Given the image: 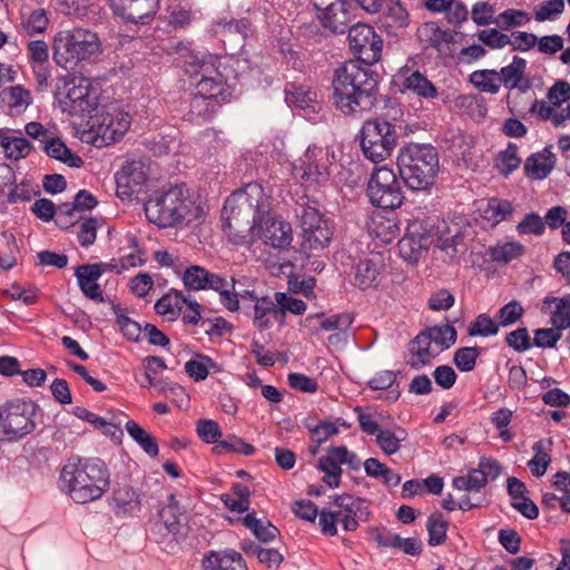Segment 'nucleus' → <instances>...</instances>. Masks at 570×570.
I'll list each match as a JSON object with an SVG mask.
<instances>
[{"mask_svg": "<svg viewBox=\"0 0 570 570\" xmlns=\"http://www.w3.org/2000/svg\"><path fill=\"white\" fill-rule=\"evenodd\" d=\"M546 230L544 220L537 213H529L517 225V232L520 235H535L541 236Z\"/></svg>", "mask_w": 570, "mask_h": 570, "instance_id": "680f3d73", "label": "nucleus"}, {"mask_svg": "<svg viewBox=\"0 0 570 570\" xmlns=\"http://www.w3.org/2000/svg\"><path fill=\"white\" fill-rule=\"evenodd\" d=\"M353 316L348 313L332 315L320 322V328L327 332H347L353 323Z\"/></svg>", "mask_w": 570, "mask_h": 570, "instance_id": "338daca9", "label": "nucleus"}, {"mask_svg": "<svg viewBox=\"0 0 570 570\" xmlns=\"http://www.w3.org/2000/svg\"><path fill=\"white\" fill-rule=\"evenodd\" d=\"M428 341L440 347V351L450 348L456 341V331L452 325L433 326L423 332Z\"/></svg>", "mask_w": 570, "mask_h": 570, "instance_id": "ea45409f", "label": "nucleus"}, {"mask_svg": "<svg viewBox=\"0 0 570 570\" xmlns=\"http://www.w3.org/2000/svg\"><path fill=\"white\" fill-rule=\"evenodd\" d=\"M352 6L346 0H337L325 12L318 14L322 24L335 33H344L353 21Z\"/></svg>", "mask_w": 570, "mask_h": 570, "instance_id": "6ab92c4d", "label": "nucleus"}, {"mask_svg": "<svg viewBox=\"0 0 570 570\" xmlns=\"http://www.w3.org/2000/svg\"><path fill=\"white\" fill-rule=\"evenodd\" d=\"M439 352L432 348L426 335L419 333L407 346V364L413 370H421L429 365Z\"/></svg>", "mask_w": 570, "mask_h": 570, "instance_id": "412c9836", "label": "nucleus"}, {"mask_svg": "<svg viewBox=\"0 0 570 570\" xmlns=\"http://www.w3.org/2000/svg\"><path fill=\"white\" fill-rule=\"evenodd\" d=\"M322 149L308 147L304 156L293 166V175L306 189L323 185L328 179L327 168L318 163Z\"/></svg>", "mask_w": 570, "mask_h": 570, "instance_id": "4468645a", "label": "nucleus"}, {"mask_svg": "<svg viewBox=\"0 0 570 570\" xmlns=\"http://www.w3.org/2000/svg\"><path fill=\"white\" fill-rule=\"evenodd\" d=\"M59 480L61 490L79 504L101 498L109 488V472L100 459H68Z\"/></svg>", "mask_w": 570, "mask_h": 570, "instance_id": "7ed1b4c3", "label": "nucleus"}, {"mask_svg": "<svg viewBox=\"0 0 570 570\" xmlns=\"http://www.w3.org/2000/svg\"><path fill=\"white\" fill-rule=\"evenodd\" d=\"M383 264L372 258L361 259L355 265L354 284L361 289L375 287L380 284Z\"/></svg>", "mask_w": 570, "mask_h": 570, "instance_id": "bb28decb", "label": "nucleus"}, {"mask_svg": "<svg viewBox=\"0 0 570 570\" xmlns=\"http://www.w3.org/2000/svg\"><path fill=\"white\" fill-rule=\"evenodd\" d=\"M399 174L412 190H425L434 184L439 154L430 144H409L397 157Z\"/></svg>", "mask_w": 570, "mask_h": 570, "instance_id": "20e7f679", "label": "nucleus"}, {"mask_svg": "<svg viewBox=\"0 0 570 570\" xmlns=\"http://www.w3.org/2000/svg\"><path fill=\"white\" fill-rule=\"evenodd\" d=\"M531 20L528 12L519 9H507L497 16V26L501 30L525 26Z\"/></svg>", "mask_w": 570, "mask_h": 570, "instance_id": "a18cd8bd", "label": "nucleus"}, {"mask_svg": "<svg viewBox=\"0 0 570 570\" xmlns=\"http://www.w3.org/2000/svg\"><path fill=\"white\" fill-rule=\"evenodd\" d=\"M185 296L181 291L171 288L155 303V312L169 321L176 320L186 303Z\"/></svg>", "mask_w": 570, "mask_h": 570, "instance_id": "c756f323", "label": "nucleus"}, {"mask_svg": "<svg viewBox=\"0 0 570 570\" xmlns=\"http://www.w3.org/2000/svg\"><path fill=\"white\" fill-rule=\"evenodd\" d=\"M471 19L478 27L497 23L494 6L488 1H478L472 6Z\"/></svg>", "mask_w": 570, "mask_h": 570, "instance_id": "603ef678", "label": "nucleus"}, {"mask_svg": "<svg viewBox=\"0 0 570 570\" xmlns=\"http://www.w3.org/2000/svg\"><path fill=\"white\" fill-rule=\"evenodd\" d=\"M432 230L433 225L424 219L411 220L397 244L401 257L409 263H416L431 244Z\"/></svg>", "mask_w": 570, "mask_h": 570, "instance_id": "ddd939ff", "label": "nucleus"}, {"mask_svg": "<svg viewBox=\"0 0 570 570\" xmlns=\"http://www.w3.org/2000/svg\"><path fill=\"white\" fill-rule=\"evenodd\" d=\"M116 193L121 200L139 202L142 191V160L127 161L116 173Z\"/></svg>", "mask_w": 570, "mask_h": 570, "instance_id": "2eb2a0df", "label": "nucleus"}, {"mask_svg": "<svg viewBox=\"0 0 570 570\" xmlns=\"http://www.w3.org/2000/svg\"><path fill=\"white\" fill-rule=\"evenodd\" d=\"M65 92H61V87L58 86L57 98L59 106L63 112L70 116H83L90 114L96 108V102L90 98V90L87 79H80L76 83L75 79L63 80Z\"/></svg>", "mask_w": 570, "mask_h": 570, "instance_id": "f8f14e48", "label": "nucleus"}, {"mask_svg": "<svg viewBox=\"0 0 570 570\" xmlns=\"http://www.w3.org/2000/svg\"><path fill=\"white\" fill-rule=\"evenodd\" d=\"M243 524L262 542H269L279 533L269 521L257 519L255 512L246 514L243 518Z\"/></svg>", "mask_w": 570, "mask_h": 570, "instance_id": "f704fd0d", "label": "nucleus"}, {"mask_svg": "<svg viewBox=\"0 0 570 570\" xmlns=\"http://www.w3.org/2000/svg\"><path fill=\"white\" fill-rule=\"evenodd\" d=\"M517 150L518 148L514 144H509L507 149L501 151L499 156L498 168L504 176L510 175L521 164V159L518 157Z\"/></svg>", "mask_w": 570, "mask_h": 570, "instance_id": "0e129e2a", "label": "nucleus"}, {"mask_svg": "<svg viewBox=\"0 0 570 570\" xmlns=\"http://www.w3.org/2000/svg\"><path fill=\"white\" fill-rule=\"evenodd\" d=\"M112 311L116 315L117 324L124 337L128 341L138 342L142 332L139 322L131 320L128 316V309L122 308L120 305H114Z\"/></svg>", "mask_w": 570, "mask_h": 570, "instance_id": "58836bf2", "label": "nucleus"}, {"mask_svg": "<svg viewBox=\"0 0 570 570\" xmlns=\"http://www.w3.org/2000/svg\"><path fill=\"white\" fill-rule=\"evenodd\" d=\"M209 366H215L213 360L208 356L198 355V358L186 362L185 371L194 381L198 382L208 376Z\"/></svg>", "mask_w": 570, "mask_h": 570, "instance_id": "5fc2aeb1", "label": "nucleus"}, {"mask_svg": "<svg viewBox=\"0 0 570 570\" xmlns=\"http://www.w3.org/2000/svg\"><path fill=\"white\" fill-rule=\"evenodd\" d=\"M275 302L277 303L278 320L282 322L285 313L291 312L295 315H302L306 311L307 306L303 299L288 296L285 293H276Z\"/></svg>", "mask_w": 570, "mask_h": 570, "instance_id": "de8ad7c7", "label": "nucleus"}, {"mask_svg": "<svg viewBox=\"0 0 570 570\" xmlns=\"http://www.w3.org/2000/svg\"><path fill=\"white\" fill-rule=\"evenodd\" d=\"M0 102L11 116H19L31 105L32 98L28 89L20 85L10 86L0 92Z\"/></svg>", "mask_w": 570, "mask_h": 570, "instance_id": "393cba45", "label": "nucleus"}, {"mask_svg": "<svg viewBox=\"0 0 570 570\" xmlns=\"http://www.w3.org/2000/svg\"><path fill=\"white\" fill-rule=\"evenodd\" d=\"M476 37L490 49H502L511 42V38L497 28L482 29Z\"/></svg>", "mask_w": 570, "mask_h": 570, "instance_id": "4d7b16f0", "label": "nucleus"}, {"mask_svg": "<svg viewBox=\"0 0 570 570\" xmlns=\"http://www.w3.org/2000/svg\"><path fill=\"white\" fill-rule=\"evenodd\" d=\"M470 81L483 92L494 95L500 89L499 73L495 70L483 69L473 71L470 76Z\"/></svg>", "mask_w": 570, "mask_h": 570, "instance_id": "79ce46f5", "label": "nucleus"}, {"mask_svg": "<svg viewBox=\"0 0 570 570\" xmlns=\"http://www.w3.org/2000/svg\"><path fill=\"white\" fill-rule=\"evenodd\" d=\"M553 167L554 156L548 150L531 155L524 164L527 175L533 179L546 178Z\"/></svg>", "mask_w": 570, "mask_h": 570, "instance_id": "473e14b6", "label": "nucleus"}, {"mask_svg": "<svg viewBox=\"0 0 570 570\" xmlns=\"http://www.w3.org/2000/svg\"><path fill=\"white\" fill-rule=\"evenodd\" d=\"M550 323L561 334L563 330L570 327V295L560 297L558 305L551 314Z\"/></svg>", "mask_w": 570, "mask_h": 570, "instance_id": "8fccbe9b", "label": "nucleus"}, {"mask_svg": "<svg viewBox=\"0 0 570 570\" xmlns=\"http://www.w3.org/2000/svg\"><path fill=\"white\" fill-rule=\"evenodd\" d=\"M480 218L490 227H494L505 220L514 210L513 205L507 200L492 197L482 202L478 207Z\"/></svg>", "mask_w": 570, "mask_h": 570, "instance_id": "b1692460", "label": "nucleus"}, {"mask_svg": "<svg viewBox=\"0 0 570 570\" xmlns=\"http://www.w3.org/2000/svg\"><path fill=\"white\" fill-rule=\"evenodd\" d=\"M416 38L423 48H434L441 50L444 45L449 43L452 36L448 30H443L436 22H424L416 29Z\"/></svg>", "mask_w": 570, "mask_h": 570, "instance_id": "cd10ccee", "label": "nucleus"}, {"mask_svg": "<svg viewBox=\"0 0 570 570\" xmlns=\"http://www.w3.org/2000/svg\"><path fill=\"white\" fill-rule=\"evenodd\" d=\"M564 10V1L563 0H548L541 2L537 6L534 10V19L538 22H543L547 20H554L559 17Z\"/></svg>", "mask_w": 570, "mask_h": 570, "instance_id": "bf43d9fd", "label": "nucleus"}, {"mask_svg": "<svg viewBox=\"0 0 570 570\" xmlns=\"http://www.w3.org/2000/svg\"><path fill=\"white\" fill-rule=\"evenodd\" d=\"M48 26V18L45 10H33L26 19L21 22V30L28 37H33L38 33L46 31Z\"/></svg>", "mask_w": 570, "mask_h": 570, "instance_id": "3c124183", "label": "nucleus"}, {"mask_svg": "<svg viewBox=\"0 0 570 570\" xmlns=\"http://www.w3.org/2000/svg\"><path fill=\"white\" fill-rule=\"evenodd\" d=\"M366 195L370 203L383 209L399 208L404 194L396 173L387 167H375L367 183Z\"/></svg>", "mask_w": 570, "mask_h": 570, "instance_id": "9d476101", "label": "nucleus"}, {"mask_svg": "<svg viewBox=\"0 0 570 570\" xmlns=\"http://www.w3.org/2000/svg\"><path fill=\"white\" fill-rule=\"evenodd\" d=\"M406 436L407 433L402 428L395 430L382 429L376 435V443L386 455H392L401 449V443Z\"/></svg>", "mask_w": 570, "mask_h": 570, "instance_id": "4c0bfd02", "label": "nucleus"}, {"mask_svg": "<svg viewBox=\"0 0 570 570\" xmlns=\"http://www.w3.org/2000/svg\"><path fill=\"white\" fill-rule=\"evenodd\" d=\"M297 203L296 215L299 218L302 246L305 249H323L332 237L333 229L330 222L320 212L318 203L307 196Z\"/></svg>", "mask_w": 570, "mask_h": 570, "instance_id": "6e6552de", "label": "nucleus"}, {"mask_svg": "<svg viewBox=\"0 0 570 570\" xmlns=\"http://www.w3.org/2000/svg\"><path fill=\"white\" fill-rule=\"evenodd\" d=\"M126 240L128 248H131L135 252L128 253L120 258L119 264L121 271L142 264L141 252L139 249V238L136 235L128 233L126 235Z\"/></svg>", "mask_w": 570, "mask_h": 570, "instance_id": "e2e57ef3", "label": "nucleus"}, {"mask_svg": "<svg viewBox=\"0 0 570 570\" xmlns=\"http://www.w3.org/2000/svg\"><path fill=\"white\" fill-rule=\"evenodd\" d=\"M100 51L96 33L85 29L60 32L53 41V60L65 69L69 65L90 59Z\"/></svg>", "mask_w": 570, "mask_h": 570, "instance_id": "423d86ee", "label": "nucleus"}, {"mask_svg": "<svg viewBox=\"0 0 570 570\" xmlns=\"http://www.w3.org/2000/svg\"><path fill=\"white\" fill-rule=\"evenodd\" d=\"M551 445H552L551 439L540 440L533 444L532 449L534 451V455L529 461L528 464L531 470V473L534 476H542L546 473V471L551 462V458L549 454Z\"/></svg>", "mask_w": 570, "mask_h": 570, "instance_id": "c9c22d12", "label": "nucleus"}, {"mask_svg": "<svg viewBox=\"0 0 570 570\" xmlns=\"http://www.w3.org/2000/svg\"><path fill=\"white\" fill-rule=\"evenodd\" d=\"M43 151L50 158L59 160L72 168H80L83 165V160L71 151L59 137L46 141Z\"/></svg>", "mask_w": 570, "mask_h": 570, "instance_id": "2f4dec72", "label": "nucleus"}, {"mask_svg": "<svg viewBox=\"0 0 570 570\" xmlns=\"http://www.w3.org/2000/svg\"><path fill=\"white\" fill-rule=\"evenodd\" d=\"M249 489L242 484L235 483L229 493L222 494L220 499L224 505L232 512L243 513L249 510Z\"/></svg>", "mask_w": 570, "mask_h": 570, "instance_id": "72a5a7b5", "label": "nucleus"}, {"mask_svg": "<svg viewBox=\"0 0 570 570\" xmlns=\"http://www.w3.org/2000/svg\"><path fill=\"white\" fill-rule=\"evenodd\" d=\"M507 344L514 351L521 353L530 350L532 341L525 327H519L505 336Z\"/></svg>", "mask_w": 570, "mask_h": 570, "instance_id": "774afa93", "label": "nucleus"}, {"mask_svg": "<svg viewBox=\"0 0 570 570\" xmlns=\"http://www.w3.org/2000/svg\"><path fill=\"white\" fill-rule=\"evenodd\" d=\"M397 142L395 125L376 117L366 120L361 129V148L368 160L379 164L387 159Z\"/></svg>", "mask_w": 570, "mask_h": 570, "instance_id": "1a4fd4ad", "label": "nucleus"}, {"mask_svg": "<svg viewBox=\"0 0 570 570\" xmlns=\"http://www.w3.org/2000/svg\"><path fill=\"white\" fill-rule=\"evenodd\" d=\"M379 12H382L383 26L390 31L406 28L410 23V14L401 0H382L379 2Z\"/></svg>", "mask_w": 570, "mask_h": 570, "instance_id": "4be33fe9", "label": "nucleus"}, {"mask_svg": "<svg viewBox=\"0 0 570 570\" xmlns=\"http://www.w3.org/2000/svg\"><path fill=\"white\" fill-rule=\"evenodd\" d=\"M9 128L0 129V145L6 157L12 160L26 158L30 154L32 145L23 137L9 136Z\"/></svg>", "mask_w": 570, "mask_h": 570, "instance_id": "c85d7f7f", "label": "nucleus"}, {"mask_svg": "<svg viewBox=\"0 0 570 570\" xmlns=\"http://www.w3.org/2000/svg\"><path fill=\"white\" fill-rule=\"evenodd\" d=\"M195 95L222 105L230 99L232 91L224 76H218L208 79H198Z\"/></svg>", "mask_w": 570, "mask_h": 570, "instance_id": "a878e982", "label": "nucleus"}, {"mask_svg": "<svg viewBox=\"0 0 570 570\" xmlns=\"http://www.w3.org/2000/svg\"><path fill=\"white\" fill-rule=\"evenodd\" d=\"M525 60L521 57L514 56L512 63L501 68L500 82L502 81L508 89H514L520 86L525 70Z\"/></svg>", "mask_w": 570, "mask_h": 570, "instance_id": "a19ab883", "label": "nucleus"}, {"mask_svg": "<svg viewBox=\"0 0 570 570\" xmlns=\"http://www.w3.org/2000/svg\"><path fill=\"white\" fill-rule=\"evenodd\" d=\"M39 406L32 401L13 400L0 406V441L18 442L36 428Z\"/></svg>", "mask_w": 570, "mask_h": 570, "instance_id": "0eeeda50", "label": "nucleus"}, {"mask_svg": "<svg viewBox=\"0 0 570 570\" xmlns=\"http://www.w3.org/2000/svg\"><path fill=\"white\" fill-rule=\"evenodd\" d=\"M523 313L522 305L518 301H511L498 311L495 318L500 326L507 327L515 324Z\"/></svg>", "mask_w": 570, "mask_h": 570, "instance_id": "6e6d98bb", "label": "nucleus"}, {"mask_svg": "<svg viewBox=\"0 0 570 570\" xmlns=\"http://www.w3.org/2000/svg\"><path fill=\"white\" fill-rule=\"evenodd\" d=\"M202 291H214L219 294L220 303L230 312H235L239 307L237 294L234 289V279L226 278L222 274L213 273L205 268L203 275Z\"/></svg>", "mask_w": 570, "mask_h": 570, "instance_id": "a211bd4d", "label": "nucleus"}, {"mask_svg": "<svg viewBox=\"0 0 570 570\" xmlns=\"http://www.w3.org/2000/svg\"><path fill=\"white\" fill-rule=\"evenodd\" d=\"M351 50L356 55L354 61L371 66L382 56L383 40L374 28L365 23H356L348 29Z\"/></svg>", "mask_w": 570, "mask_h": 570, "instance_id": "9b49d317", "label": "nucleus"}, {"mask_svg": "<svg viewBox=\"0 0 570 570\" xmlns=\"http://www.w3.org/2000/svg\"><path fill=\"white\" fill-rule=\"evenodd\" d=\"M104 274V265H81L76 269V276L83 295L96 302H104V296L97 281Z\"/></svg>", "mask_w": 570, "mask_h": 570, "instance_id": "aec40b11", "label": "nucleus"}, {"mask_svg": "<svg viewBox=\"0 0 570 570\" xmlns=\"http://www.w3.org/2000/svg\"><path fill=\"white\" fill-rule=\"evenodd\" d=\"M379 73L360 61H345L334 70L333 104L345 116L360 117L376 104Z\"/></svg>", "mask_w": 570, "mask_h": 570, "instance_id": "f03ea898", "label": "nucleus"}, {"mask_svg": "<svg viewBox=\"0 0 570 570\" xmlns=\"http://www.w3.org/2000/svg\"><path fill=\"white\" fill-rule=\"evenodd\" d=\"M524 252V246L519 242H508L490 248V256L495 262L509 263L520 257Z\"/></svg>", "mask_w": 570, "mask_h": 570, "instance_id": "09e8293b", "label": "nucleus"}, {"mask_svg": "<svg viewBox=\"0 0 570 570\" xmlns=\"http://www.w3.org/2000/svg\"><path fill=\"white\" fill-rule=\"evenodd\" d=\"M429 532V544L432 547L442 544L446 539L448 522L442 513H432L426 521Z\"/></svg>", "mask_w": 570, "mask_h": 570, "instance_id": "c03bdc74", "label": "nucleus"}, {"mask_svg": "<svg viewBox=\"0 0 570 570\" xmlns=\"http://www.w3.org/2000/svg\"><path fill=\"white\" fill-rule=\"evenodd\" d=\"M268 213L269 202L263 187L257 183L247 184L225 200L223 230L237 245L247 244L252 234L273 248H286L293 240L292 226Z\"/></svg>", "mask_w": 570, "mask_h": 570, "instance_id": "f257e3e1", "label": "nucleus"}, {"mask_svg": "<svg viewBox=\"0 0 570 570\" xmlns=\"http://www.w3.org/2000/svg\"><path fill=\"white\" fill-rule=\"evenodd\" d=\"M145 217L159 228L177 227L191 220L193 203L183 187L173 186L149 195L145 203Z\"/></svg>", "mask_w": 570, "mask_h": 570, "instance_id": "39448f33", "label": "nucleus"}, {"mask_svg": "<svg viewBox=\"0 0 570 570\" xmlns=\"http://www.w3.org/2000/svg\"><path fill=\"white\" fill-rule=\"evenodd\" d=\"M364 500L351 494H341L333 498L334 510H331L336 523H341L345 531H355L358 528V519L367 514Z\"/></svg>", "mask_w": 570, "mask_h": 570, "instance_id": "dca6fc26", "label": "nucleus"}, {"mask_svg": "<svg viewBox=\"0 0 570 570\" xmlns=\"http://www.w3.org/2000/svg\"><path fill=\"white\" fill-rule=\"evenodd\" d=\"M101 227V223L96 217H89L83 219L79 225L77 232V239L82 247L91 246L97 237V230Z\"/></svg>", "mask_w": 570, "mask_h": 570, "instance_id": "13d9d810", "label": "nucleus"}, {"mask_svg": "<svg viewBox=\"0 0 570 570\" xmlns=\"http://www.w3.org/2000/svg\"><path fill=\"white\" fill-rule=\"evenodd\" d=\"M402 87L404 91H410L424 99H434L439 94L436 87L420 71H413L405 76Z\"/></svg>", "mask_w": 570, "mask_h": 570, "instance_id": "7c9ffc66", "label": "nucleus"}, {"mask_svg": "<svg viewBox=\"0 0 570 570\" xmlns=\"http://www.w3.org/2000/svg\"><path fill=\"white\" fill-rule=\"evenodd\" d=\"M453 487L460 491L479 492L487 485L485 476L478 469H471L465 476H455L452 481Z\"/></svg>", "mask_w": 570, "mask_h": 570, "instance_id": "864d4df0", "label": "nucleus"}, {"mask_svg": "<svg viewBox=\"0 0 570 570\" xmlns=\"http://www.w3.org/2000/svg\"><path fill=\"white\" fill-rule=\"evenodd\" d=\"M204 271L205 267L199 265H190L186 267L180 275L185 288L195 292L202 291Z\"/></svg>", "mask_w": 570, "mask_h": 570, "instance_id": "69168bd1", "label": "nucleus"}, {"mask_svg": "<svg viewBox=\"0 0 570 570\" xmlns=\"http://www.w3.org/2000/svg\"><path fill=\"white\" fill-rule=\"evenodd\" d=\"M480 353L479 347H461L454 353L453 362L460 371L470 372L475 367Z\"/></svg>", "mask_w": 570, "mask_h": 570, "instance_id": "052dcab7", "label": "nucleus"}, {"mask_svg": "<svg viewBox=\"0 0 570 570\" xmlns=\"http://www.w3.org/2000/svg\"><path fill=\"white\" fill-rule=\"evenodd\" d=\"M139 0H110V7L114 13L126 22L137 26L142 19V13L135 3Z\"/></svg>", "mask_w": 570, "mask_h": 570, "instance_id": "37998d69", "label": "nucleus"}, {"mask_svg": "<svg viewBox=\"0 0 570 570\" xmlns=\"http://www.w3.org/2000/svg\"><path fill=\"white\" fill-rule=\"evenodd\" d=\"M166 504L158 511L155 519L149 521V531L158 540L167 534H176L179 527L180 509L173 493H166Z\"/></svg>", "mask_w": 570, "mask_h": 570, "instance_id": "f3484780", "label": "nucleus"}, {"mask_svg": "<svg viewBox=\"0 0 570 570\" xmlns=\"http://www.w3.org/2000/svg\"><path fill=\"white\" fill-rule=\"evenodd\" d=\"M220 58L209 52L197 53L190 57L186 63V72L190 77H199V79H208L223 76L219 71Z\"/></svg>", "mask_w": 570, "mask_h": 570, "instance_id": "5701e85b", "label": "nucleus"}, {"mask_svg": "<svg viewBox=\"0 0 570 570\" xmlns=\"http://www.w3.org/2000/svg\"><path fill=\"white\" fill-rule=\"evenodd\" d=\"M277 303L267 296L256 298L254 305L253 323L258 330L269 327V315H274L278 320Z\"/></svg>", "mask_w": 570, "mask_h": 570, "instance_id": "e433bc0d", "label": "nucleus"}, {"mask_svg": "<svg viewBox=\"0 0 570 570\" xmlns=\"http://www.w3.org/2000/svg\"><path fill=\"white\" fill-rule=\"evenodd\" d=\"M499 323L491 318L488 314L482 313L469 325L468 334L470 336L488 337L497 335L499 332Z\"/></svg>", "mask_w": 570, "mask_h": 570, "instance_id": "49530a36", "label": "nucleus"}]
</instances>
